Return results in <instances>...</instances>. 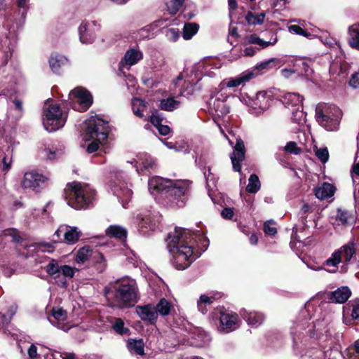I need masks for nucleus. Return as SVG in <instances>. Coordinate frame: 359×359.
Returning a JSON list of instances; mask_svg holds the SVG:
<instances>
[{"label":"nucleus","instance_id":"nucleus-21","mask_svg":"<svg viewBox=\"0 0 359 359\" xmlns=\"http://www.w3.org/2000/svg\"><path fill=\"white\" fill-rule=\"evenodd\" d=\"M303 97L296 93H287L283 98L282 102L287 108H302Z\"/></svg>","mask_w":359,"mask_h":359},{"label":"nucleus","instance_id":"nucleus-25","mask_svg":"<svg viewBox=\"0 0 359 359\" xmlns=\"http://www.w3.org/2000/svg\"><path fill=\"white\" fill-rule=\"evenodd\" d=\"M95 252V250H93L90 246H84L77 251L74 261L79 264H83L88 260L92 261Z\"/></svg>","mask_w":359,"mask_h":359},{"label":"nucleus","instance_id":"nucleus-11","mask_svg":"<svg viewBox=\"0 0 359 359\" xmlns=\"http://www.w3.org/2000/svg\"><path fill=\"white\" fill-rule=\"evenodd\" d=\"M222 95H217L215 97H211L208 102L209 112L212 115L214 121L219 126L221 133L228 139L226 135L217 123V117H222L229 112V107L226 104L225 100L221 98Z\"/></svg>","mask_w":359,"mask_h":359},{"label":"nucleus","instance_id":"nucleus-15","mask_svg":"<svg viewBox=\"0 0 359 359\" xmlns=\"http://www.w3.org/2000/svg\"><path fill=\"white\" fill-rule=\"evenodd\" d=\"M255 76L252 71H245L236 77L231 78L228 81H224L220 84L221 90H225L227 88H235L241 85H244Z\"/></svg>","mask_w":359,"mask_h":359},{"label":"nucleus","instance_id":"nucleus-45","mask_svg":"<svg viewBox=\"0 0 359 359\" xmlns=\"http://www.w3.org/2000/svg\"><path fill=\"white\" fill-rule=\"evenodd\" d=\"M184 0H170L166 2V6L169 13L175 15L184 4Z\"/></svg>","mask_w":359,"mask_h":359},{"label":"nucleus","instance_id":"nucleus-49","mask_svg":"<svg viewBox=\"0 0 359 359\" xmlns=\"http://www.w3.org/2000/svg\"><path fill=\"white\" fill-rule=\"evenodd\" d=\"M76 271H79V269L75 267H72L68 265H61V274L65 278H73Z\"/></svg>","mask_w":359,"mask_h":359},{"label":"nucleus","instance_id":"nucleus-31","mask_svg":"<svg viewBox=\"0 0 359 359\" xmlns=\"http://www.w3.org/2000/svg\"><path fill=\"white\" fill-rule=\"evenodd\" d=\"M281 64V61L276 58H271L266 61L262 62L260 64L257 65L255 67V71H257V74H262L264 71L267 70L269 69L280 67Z\"/></svg>","mask_w":359,"mask_h":359},{"label":"nucleus","instance_id":"nucleus-5","mask_svg":"<svg viewBox=\"0 0 359 359\" xmlns=\"http://www.w3.org/2000/svg\"><path fill=\"white\" fill-rule=\"evenodd\" d=\"M85 129L83 139L85 141L93 140L87 146L88 153H93L99 148V144L108 137V123L104 122L97 116H92L84 122Z\"/></svg>","mask_w":359,"mask_h":359},{"label":"nucleus","instance_id":"nucleus-57","mask_svg":"<svg viewBox=\"0 0 359 359\" xmlns=\"http://www.w3.org/2000/svg\"><path fill=\"white\" fill-rule=\"evenodd\" d=\"M348 83L354 89L359 88V70L351 74Z\"/></svg>","mask_w":359,"mask_h":359},{"label":"nucleus","instance_id":"nucleus-18","mask_svg":"<svg viewBox=\"0 0 359 359\" xmlns=\"http://www.w3.org/2000/svg\"><path fill=\"white\" fill-rule=\"evenodd\" d=\"M241 315L249 326L255 328L260 326L266 318L263 313L256 311L243 309L241 311Z\"/></svg>","mask_w":359,"mask_h":359},{"label":"nucleus","instance_id":"nucleus-33","mask_svg":"<svg viewBox=\"0 0 359 359\" xmlns=\"http://www.w3.org/2000/svg\"><path fill=\"white\" fill-rule=\"evenodd\" d=\"M154 307L157 311L158 316H165L170 314L172 306L166 299L162 298Z\"/></svg>","mask_w":359,"mask_h":359},{"label":"nucleus","instance_id":"nucleus-16","mask_svg":"<svg viewBox=\"0 0 359 359\" xmlns=\"http://www.w3.org/2000/svg\"><path fill=\"white\" fill-rule=\"evenodd\" d=\"M135 311L142 320L150 324H155L158 319L157 311L154 305L151 304L138 305L135 308Z\"/></svg>","mask_w":359,"mask_h":359},{"label":"nucleus","instance_id":"nucleus-9","mask_svg":"<svg viewBox=\"0 0 359 359\" xmlns=\"http://www.w3.org/2000/svg\"><path fill=\"white\" fill-rule=\"evenodd\" d=\"M218 320L217 330L222 333H229L239 327L241 320L237 313L232 311L221 309L215 313Z\"/></svg>","mask_w":359,"mask_h":359},{"label":"nucleus","instance_id":"nucleus-43","mask_svg":"<svg viewBox=\"0 0 359 359\" xmlns=\"http://www.w3.org/2000/svg\"><path fill=\"white\" fill-rule=\"evenodd\" d=\"M212 302H213L212 297H208L205 294L201 295L200 299L198 301V310L202 313H205L207 312L206 306L210 305Z\"/></svg>","mask_w":359,"mask_h":359},{"label":"nucleus","instance_id":"nucleus-12","mask_svg":"<svg viewBox=\"0 0 359 359\" xmlns=\"http://www.w3.org/2000/svg\"><path fill=\"white\" fill-rule=\"evenodd\" d=\"M100 29V25L96 21L82 22L79 27L80 41L83 44L93 43Z\"/></svg>","mask_w":359,"mask_h":359},{"label":"nucleus","instance_id":"nucleus-42","mask_svg":"<svg viewBox=\"0 0 359 359\" xmlns=\"http://www.w3.org/2000/svg\"><path fill=\"white\" fill-rule=\"evenodd\" d=\"M292 110V120L298 125H303L305 123L306 114L302 108L291 109Z\"/></svg>","mask_w":359,"mask_h":359},{"label":"nucleus","instance_id":"nucleus-52","mask_svg":"<svg viewBox=\"0 0 359 359\" xmlns=\"http://www.w3.org/2000/svg\"><path fill=\"white\" fill-rule=\"evenodd\" d=\"M316 156L323 163H326L329 158L328 150L326 147L317 149L316 151Z\"/></svg>","mask_w":359,"mask_h":359},{"label":"nucleus","instance_id":"nucleus-19","mask_svg":"<svg viewBox=\"0 0 359 359\" xmlns=\"http://www.w3.org/2000/svg\"><path fill=\"white\" fill-rule=\"evenodd\" d=\"M143 58V53L139 49L130 48L128 49L123 59L120 62V67H131L136 65Z\"/></svg>","mask_w":359,"mask_h":359},{"label":"nucleus","instance_id":"nucleus-6","mask_svg":"<svg viewBox=\"0 0 359 359\" xmlns=\"http://www.w3.org/2000/svg\"><path fill=\"white\" fill-rule=\"evenodd\" d=\"M342 116L341 110L334 104L319 103L316 107V119L327 131L337 130Z\"/></svg>","mask_w":359,"mask_h":359},{"label":"nucleus","instance_id":"nucleus-2","mask_svg":"<svg viewBox=\"0 0 359 359\" xmlns=\"http://www.w3.org/2000/svg\"><path fill=\"white\" fill-rule=\"evenodd\" d=\"M166 242L172 264L177 269H186L196 259L194 250L196 240L189 231L176 228L168 235Z\"/></svg>","mask_w":359,"mask_h":359},{"label":"nucleus","instance_id":"nucleus-62","mask_svg":"<svg viewBox=\"0 0 359 359\" xmlns=\"http://www.w3.org/2000/svg\"><path fill=\"white\" fill-rule=\"evenodd\" d=\"M233 215V209L230 208H225L221 212L222 217L226 219H231Z\"/></svg>","mask_w":359,"mask_h":359},{"label":"nucleus","instance_id":"nucleus-30","mask_svg":"<svg viewBox=\"0 0 359 359\" xmlns=\"http://www.w3.org/2000/svg\"><path fill=\"white\" fill-rule=\"evenodd\" d=\"M127 346L131 353H134L136 355H143L144 354V344L142 339H129L127 342Z\"/></svg>","mask_w":359,"mask_h":359},{"label":"nucleus","instance_id":"nucleus-1","mask_svg":"<svg viewBox=\"0 0 359 359\" xmlns=\"http://www.w3.org/2000/svg\"><path fill=\"white\" fill-rule=\"evenodd\" d=\"M148 188L151 194L163 200L165 205L177 208L185 205L190 184L187 180H173L154 176L149 180Z\"/></svg>","mask_w":359,"mask_h":359},{"label":"nucleus","instance_id":"nucleus-20","mask_svg":"<svg viewBox=\"0 0 359 359\" xmlns=\"http://www.w3.org/2000/svg\"><path fill=\"white\" fill-rule=\"evenodd\" d=\"M337 251L339 252L342 262L346 264H348L356 253L357 245L353 241H351L342 245Z\"/></svg>","mask_w":359,"mask_h":359},{"label":"nucleus","instance_id":"nucleus-23","mask_svg":"<svg viewBox=\"0 0 359 359\" xmlns=\"http://www.w3.org/2000/svg\"><path fill=\"white\" fill-rule=\"evenodd\" d=\"M48 62L51 70L55 73H59L60 68L67 63L68 60L63 55L53 53L50 56Z\"/></svg>","mask_w":359,"mask_h":359},{"label":"nucleus","instance_id":"nucleus-37","mask_svg":"<svg viewBox=\"0 0 359 359\" xmlns=\"http://www.w3.org/2000/svg\"><path fill=\"white\" fill-rule=\"evenodd\" d=\"M95 264L98 272H103L107 268V261L104 256L97 250H95V255L91 261Z\"/></svg>","mask_w":359,"mask_h":359},{"label":"nucleus","instance_id":"nucleus-35","mask_svg":"<svg viewBox=\"0 0 359 359\" xmlns=\"http://www.w3.org/2000/svg\"><path fill=\"white\" fill-rule=\"evenodd\" d=\"M45 269L47 273L53 278H59L61 275V266L55 259H51Z\"/></svg>","mask_w":359,"mask_h":359},{"label":"nucleus","instance_id":"nucleus-39","mask_svg":"<svg viewBox=\"0 0 359 359\" xmlns=\"http://www.w3.org/2000/svg\"><path fill=\"white\" fill-rule=\"evenodd\" d=\"M180 106V102L175 100L173 97H168L167 99H163L160 102L159 107L161 109L172 111L175 109H177Z\"/></svg>","mask_w":359,"mask_h":359},{"label":"nucleus","instance_id":"nucleus-55","mask_svg":"<svg viewBox=\"0 0 359 359\" xmlns=\"http://www.w3.org/2000/svg\"><path fill=\"white\" fill-rule=\"evenodd\" d=\"M288 29H289L290 32L294 34L301 35V36H304L306 37H308L310 35L309 33H308L306 30L303 29L299 25H290L288 27Z\"/></svg>","mask_w":359,"mask_h":359},{"label":"nucleus","instance_id":"nucleus-27","mask_svg":"<svg viewBox=\"0 0 359 359\" xmlns=\"http://www.w3.org/2000/svg\"><path fill=\"white\" fill-rule=\"evenodd\" d=\"M335 189L333 185L329 183H323L315 189L316 196L320 200L330 198L334 195Z\"/></svg>","mask_w":359,"mask_h":359},{"label":"nucleus","instance_id":"nucleus-61","mask_svg":"<svg viewBox=\"0 0 359 359\" xmlns=\"http://www.w3.org/2000/svg\"><path fill=\"white\" fill-rule=\"evenodd\" d=\"M264 231L265 232V233L270 235V236H273L277 233L276 228L271 226L270 222H267L264 223Z\"/></svg>","mask_w":359,"mask_h":359},{"label":"nucleus","instance_id":"nucleus-7","mask_svg":"<svg viewBox=\"0 0 359 359\" xmlns=\"http://www.w3.org/2000/svg\"><path fill=\"white\" fill-rule=\"evenodd\" d=\"M42 120L45 129L53 132L65 126L67 114L57 104L46 102L43 107Z\"/></svg>","mask_w":359,"mask_h":359},{"label":"nucleus","instance_id":"nucleus-50","mask_svg":"<svg viewBox=\"0 0 359 359\" xmlns=\"http://www.w3.org/2000/svg\"><path fill=\"white\" fill-rule=\"evenodd\" d=\"M197 340L198 342L196 345L198 346L203 347L207 346L210 343L211 338L207 333L201 332L198 334Z\"/></svg>","mask_w":359,"mask_h":359},{"label":"nucleus","instance_id":"nucleus-48","mask_svg":"<svg viewBox=\"0 0 359 359\" xmlns=\"http://www.w3.org/2000/svg\"><path fill=\"white\" fill-rule=\"evenodd\" d=\"M340 262H342V260L339 255V252H337L336 250L332 254L331 257L325 261V264L327 266H332L336 268Z\"/></svg>","mask_w":359,"mask_h":359},{"label":"nucleus","instance_id":"nucleus-22","mask_svg":"<svg viewBox=\"0 0 359 359\" xmlns=\"http://www.w3.org/2000/svg\"><path fill=\"white\" fill-rule=\"evenodd\" d=\"M53 318L57 321V323L49 319L50 323L57 328L67 332L70 327L64 323V320L67 318V313L62 309H53L52 311Z\"/></svg>","mask_w":359,"mask_h":359},{"label":"nucleus","instance_id":"nucleus-47","mask_svg":"<svg viewBox=\"0 0 359 359\" xmlns=\"http://www.w3.org/2000/svg\"><path fill=\"white\" fill-rule=\"evenodd\" d=\"M34 249L40 252H51L54 250V245L51 243L41 242L36 243L33 245Z\"/></svg>","mask_w":359,"mask_h":359},{"label":"nucleus","instance_id":"nucleus-53","mask_svg":"<svg viewBox=\"0 0 359 359\" xmlns=\"http://www.w3.org/2000/svg\"><path fill=\"white\" fill-rule=\"evenodd\" d=\"M351 216V215L347 211L341 210V209H339L337 211V218L342 224H348Z\"/></svg>","mask_w":359,"mask_h":359},{"label":"nucleus","instance_id":"nucleus-38","mask_svg":"<svg viewBox=\"0 0 359 359\" xmlns=\"http://www.w3.org/2000/svg\"><path fill=\"white\" fill-rule=\"evenodd\" d=\"M324 359H344L338 345L330 346L323 351Z\"/></svg>","mask_w":359,"mask_h":359},{"label":"nucleus","instance_id":"nucleus-4","mask_svg":"<svg viewBox=\"0 0 359 359\" xmlns=\"http://www.w3.org/2000/svg\"><path fill=\"white\" fill-rule=\"evenodd\" d=\"M65 195L67 204L76 210L89 208L95 198V191L93 189L77 182L67 185Z\"/></svg>","mask_w":359,"mask_h":359},{"label":"nucleus","instance_id":"nucleus-41","mask_svg":"<svg viewBox=\"0 0 359 359\" xmlns=\"http://www.w3.org/2000/svg\"><path fill=\"white\" fill-rule=\"evenodd\" d=\"M265 18V13H260L258 15H255L252 12H248L245 16V20L250 25H262L264 22Z\"/></svg>","mask_w":359,"mask_h":359},{"label":"nucleus","instance_id":"nucleus-59","mask_svg":"<svg viewBox=\"0 0 359 359\" xmlns=\"http://www.w3.org/2000/svg\"><path fill=\"white\" fill-rule=\"evenodd\" d=\"M43 155L48 160H53L57 156V151L53 149L45 148L43 151Z\"/></svg>","mask_w":359,"mask_h":359},{"label":"nucleus","instance_id":"nucleus-54","mask_svg":"<svg viewBox=\"0 0 359 359\" xmlns=\"http://www.w3.org/2000/svg\"><path fill=\"white\" fill-rule=\"evenodd\" d=\"M166 38L170 41H176L180 37L179 31L175 28L168 29L165 32Z\"/></svg>","mask_w":359,"mask_h":359},{"label":"nucleus","instance_id":"nucleus-58","mask_svg":"<svg viewBox=\"0 0 359 359\" xmlns=\"http://www.w3.org/2000/svg\"><path fill=\"white\" fill-rule=\"evenodd\" d=\"M285 150L289 153L298 154L301 152V149L297 147L294 142H289L285 147Z\"/></svg>","mask_w":359,"mask_h":359},{"label":"nucleus","instance_id":"nucleus-24","mask_svg":"<svg viewBox=\"0 0 359 359\" xmlns=\"http://www.w3.org/2000/svg\"><path fill=\"white\" fill-rule=\"evenodd\" d=\"M133 114L140 118H144L147 112L148 104L141 98L135 97L131 102Z\"/></svg>","mask_w":359,"mask_h":359},{"label":"nucleus","instance_id":"nucleus-13","mask_svg":"<svg viewBox=\"0 0 359 359\" xmlns=\"http://www.w3.org/2000/svg\"><path fill=\"white\" fill-rule=\"evenodd\" d=\"M272 102L271 92H258L254 97L249 100L248 106L255 110V113L259 114L268 109Z\"/></svg>","mask_w":359,"mask_h":359},{"label":"nucleus","instance_id":"nucleus-46","mask_svg":"<svg viewBox=\"0 0 359 359\" xmlns=\"http://www.w3.org/2000/svg\"><path fill=\"white\" fill-rule=\"evenodd\" d=\"M11 236L13 238V241L15 242H19L21 240V237L20 236L18 231L15 229H8L4 231V236L0 235V246L4 240V237Z\"/></svg>","mask_w":359,"mask_h":359},{"label":"nucleus","instance_id":"nucleus-28","mask_svg":"<svg viewBox=\"0 0 359 359\" xmlns=\"http://www.w3.org/2000/svg\"><path fill=\"white\" fill-rule=\"evenodd\" d=\"M351 294L348 287H341L332 293L331 299L333 302L343 304L348 300Z\"/></svg>","mask_w":359,"mask_h":359},{"label":"nucleus","instance_id":"nucleus-8","mask_svg":"<svg viewBox=\"0 0 359 359\" xmlns=\"http://www.w3.org/2000/svg\"><path fill=\"white\" fill-rule=\"evenodd\" d=\"M106 172L112 177L113 175L116 178L117 182H115L114 186L112 187L114 194L117 196L119 201L121 203L123 208H126V204L130 201L132 198L133 191L128 187L127 183L121 182L118 177H122V173L120 172L116 167L114 165H109L106 168Z\"/></svg>","mask_w":359,"mask_h":359},{"label":"nucleus","instance_id":"nucleus-44","mask_svg":"<svg viewBox=\"0 0 359 359\" xmlns=\"http://www.w3.org/2000/svg\"><path fill=\"white\" fill-rule=\"evenodd\" d=\"M137 219L139 220L138 224L140 228L154 229V225L152 224L151 217L149 215L140 214L137 215Z\"/></svg>","mask_w":359,"mask_h":359},{"label":"nucleus","instance_id":"nucleus-36","mask_svg":"<svg viewBox=\"0 0 359 359\" xmlns=\"http://www.w3.org/2000/svg\"><path fill=\"white\" fill-rule=\"evenodd\" d=\"M198 25L195 22L186 23L183 28V38L185 40L191 39L198 32Z\"/></svg>","mask_w":359,"mask_h":359},{"label":"nucleus","instance_id":"nucleus-40","mask_svg":"<svg viewBox=\"0 0 359 359\" xmlns=\"http://www.w3.org/2000/svg\"><path fill=\"white\" fill-rule=\"evenodd\" d=\"M261 187V183L259 177L255 174H252L248 179V184L246 191L251 194L257 193Z\"/></svg>","mask_w":359,"mask_h":359},{"label":"nucleus","instance_id":"nucleus-29","mask_svg":"<svg viewBox=\"0 0 359 359\" xmlns=\"http://www.w3.org/2000/svg\"><path fill=\"white\" fill-rule=\"evenodd\" d=\"M348 43L353 49L359 50V26L353 25L348 30Z\"/></svg>","mask_w":359,"mask_h":359},{"label":"nucleus","instance_id":"nucleus-51","mask_svg":"<svg viewBox=\"0 0 359 359\" xmlns=\"http://www.w3.org/2000/svg\"><path fill=\"white\" fill-rule=\"evenodd\" d=\"M113 328L117 333L120 334H124L128 332V330L124 327V323L121 318L116 320L113 325Z\"/></svg>","mask_w":359,"mask_h":359},{"label":"nucleus","instance_id":"nucleus-10","mask_svg":"<svg viewBox=\"0 0 359 359\" xmlns=\"http://www.w3.org/2000/svg\"><path fill=\"white\" fill-rule=\"evenodd\" d=\"M71 104L75 111H85L92 104L93 97L83 88H76L69 93Z\"/></svg>","mask_w":359,"mask_h":359},{"label":"nucleus","instance_id":"nucleus-17","mask_svg":"<svg viewBox=\"0 0 359 359\" xmlns=\"http://www.w3.org/2000/svg\"><path fill=\"white\" fill-rule=\"evenodd\" d=\"M245 154V149L244 142L241 138H237L236 145L233 147V154L231 156V160L233 165V169L234 171H241V162H242L244 160Z\"/></svg>","mask_w":359,"mask_h":359},{"label":"nucleus","instance_id":"nucleus-3","mask_svg":"<svg viewBox=\"0 0 359 359\" xmlns=\"http://www.w3.org/2000/svg\"><path fill=\"white\" fill-rule=\"evenodd\" d=\"M104 294L108 305L114 309H128L138 301L137 283L128 277L110 282L105 286Z\"/></svg>","mask_w":359,"mask_h":359},{"label":"nucleus","instance_id":"nucleus-34","mask_svg":"<svg viewBox=\"0 0 359 359\" xmlns=\"http://www.w3.org/2000/svg\"><path fill=\"white\" fill-rule=\"evenodd\" d=\"M106 233L109 236L118 239H123L126 237V230L118 225H111L107 230Z\"/></svg>","mask_w":359,"mask_h":359},{"label":"nucleus","instance_id":"nucleus-32","mask_svg":"<svg viewBox=\"0 0 359 359\" xmlns=\"http://www.w3.org/2000/svg\"><path fill=\"white\" fill-rule=\"evenodd\" d=\"M138 162L142 165V171L154 170L156 166L155 160L147 154L138 156Z\"/></svg>","mask_w":359,"mask_h":359},{"label":"nucleus","instance_id":"nucleus-60","mask_svg":"<svg viewBox=\"0 0 359 359\" xmlns=\"http://www.w3.org/2000/svg\"><path fill=\"white\" fill-rule=\"evenodd\" d=\"M163 118L158 114V112L152 114L150 116V122L156 128L161 125Z\"/></svg>","mask_w":359,"mask_h":359},{"label":"nucleus","instance_id":"nucleus-26","mask_svg":"<svg viewBox=\"0 0 359 359\" xmlns=\"http://www.w3.org/2000/svg\"><path fill=\"white\" fill-rule=\"evenodd\" d=\"M81 236V231L78 227L65 225L64 241L69 244L77 242Z\"/></svg>","mask_w":359,"mask_h":359},{"label":"nucleus","instance_id":"nucleus-56","mask_svg":"<svg viewBox=\"0 0 359 359\" xmlns=\"http://www.w3.org/2000/svg\"><path fill=\"white\" fill-rule=\"evenodd\" d=\"M65 225H62L53 236L54 243L61 242L64 240Z\"/></svg>","mask_w":359,"mask_h":359},{"label":"nucleus","instance_id":"nucleus-63","mask_svg":"<svg viewBox=\"0 0 359 359\" xmlns=\"http://www.w3.org/2000/svg\"><path fill=\"white\" fill-rule=\"evenodd\" d=\"M351 359H359V339L355 341Z\"/></svg>","mask_w":359,"mask_h":359},{"label":"nucleus","instance_id":"nucleus-64","mask_svg":"<svg viewBox=\"0 0 359 359\" xmlns=\"http://www.w3.org/2000/svg\"><path fill=\"white\" fill-rule=\"evenodd\" d=\"M351 316L353 319H359V300L353 304Z\"/></svg>","mask_w":359,"mask_h":359},{"label":"nucleus","instance_id":"nucleus-14","mask_svg":"<svg viewBox=\"0 0 359 359\" xmlns=\"http://www.w3.org/2000/svg\"><path fill=\"white\" fill-rule=\"evenodd\" d=\"M47 177L34 170L27 172L24 175L22 181V187L25 189H32L35 191H39L45 184Z\"/></svg>","mask_w":359,"mask_h":359}]
</instances>
